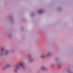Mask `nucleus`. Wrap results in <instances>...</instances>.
<instances>
[{
	"mask_svg": "<svg viewBox=\"0 0 73 73\" xmlns=\"http://www.w3.org/2000/svg\"><path fill=\"white\" fill-rule=\"evenodd\" d=\"M21 66V67H23V63H20L18 65H17L15 67V69H17L19 67Z\"/></svg>",
	"mask_w": 73,
	"mask_h": 73,
	"instance_id": "obj_1",
	"label": "nucleus"
},
{
	"mask_svg": "<svg viewBox=\"0 0 73 73\" xmlns=\"http://www.w3.org/2000/svg\"><path fill=\"white\" fill-rule=\"evenodd\" d=\"M42 70H44L45 69V68H44V67L42 68Z\"/></svg>",
	"mask_w": 73,
	"mask_h": 73,
	"instance_id": "obj_2",
	"label": "nucleus"
},
{
	"mask_svg": "<svg viewBox=\"0 0 73 73\" xmlns=\"http://www.w3.org/2000/svg\"><path fill=\"white\" fill-rule=\"evenodd\" d=\"M41 58H44V56H41Z\"/></svg>",
	"mask_w": 73,
	"mask_h": 73,
	"instance_id": "obj_3",
	"label": "nucleus"
},
{
	"mask_svg": "<svg viewBox=\"0 0 73 73\" xmlns=\"http://www.w3.org/2000/svg\"><path fill=\"white\" fill-rule=\"evenodd\" d=\"M2 50H3V49Z\"/></svg>",
	"mask_w": 73,
	"mask_h": 73,
	"instance_id": "obj_4",
	"label": "nucleus"
},
{
	"mask_svg": "<svg viewBox=\"0 0 73 73\" xmlns=\"http://www.w3.org/2000/svg\"><path fill=\"white\" fill-rule=\"evenodd\" d=\"M15 72H16V71H15Z\"/></svg>",
	"mask_w": 73,
	"mask_h": 73,
	"instance_id": "obj_5",
	"label": "nucleus"
}]
</instances>
